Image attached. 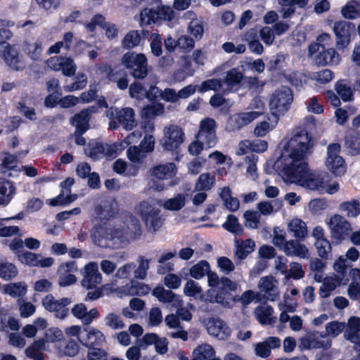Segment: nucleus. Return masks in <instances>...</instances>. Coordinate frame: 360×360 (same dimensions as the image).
Returning <instances> with one entry per match:
<instances>
[{"label":"nucleus","mask_w":360,"mask_h":360,"mask_svg":"<svg viewBox=\"0 0 360 360\" xmlns=\"http://www.w3.org/2000/svg\"><path fill=\"white\" fill-rule=\"evenodd\" d=\"M314 143L309 133L297 128L292 131V137L284 148L280 165L281 172L287 180L311 191L323 193L325 180L328 176L325 172H312L307 162L312 153Z\"/></svg>","instance_id":"f257e3e1"},{"label":"nucleus","mask_w":360,"mask_h":360,"mask_svg":"<svg viewBox=\"0 0 360 360\" xmlns=\"http://www.w3.org/2000/svg\"><path fill=\"white\" fill-rule=\"evenodd\" d=\"M90 236L92 242L102 248H117L122 246L115 226L96 225L92 229Z\"/></svg>","instance_id":"f03ea898"},{"label":"nucleus","mask_w":360,"mask_h":360,"mask_svg":"<svg viewBox=\"0 0 360 360\" xmlns=\"http://www.w3.org/2000/svg\"><path fill=\"white\" fill-rule=\"evenodd\" d=\"M121 63L135 79H143L149 72L148 60L143 53L129 51L123 55Z\"/></svg>","instance_id":"7ed1b4c3"},{"label":"nucleus","mask_w":360,"mask_h":360,"mask_svg":"<svg viewBox=\"0 0 360 360\" xmlns=\"http://www.w3.org/2000/svg\"><path fill=\"white\" fill-rule=\"evenodd\" d=\"M105 115L110 120L109 127L111 129H116L120 124H122L124 129L130 131L137 124L134 111L131 108L118 110L111 107L106 110Z\"/></svg>","instance_id":"20e7f679"},{"label":"nucleus","mask_w":360,"mask_h":360,"mask_svg":"<svg viewBox=\"0 0 360 360\" xmlns=\"http://www.w3.org/2000/svg\"><path fill=\"white\" fill-rule=\"evenodd\" d=\"M124 148L125 146L122 143L108 144L91 142L84 151L86 155L93 160H98L103 157L108 160H111L115 158Z\"/></svg>","instance_id":"39448f33"},{"label":"nucleus","mask_w":360,"mask_h":360,"mask_svg":"<svg viewBox=\"0 0 360 360\" xmlns=\"http://www.w3.org/2000/svg\"><path fill=\"white\" fill-rule=\"evenodd\" d=\"M115 226L119 231L122 245H126L131 240L137 239L141 235L140 222L136 217L131 214L126 215L122 224Z\"/></svg>","instance_id":"423d86ee"},{"label":"nucleus","mask_w":360,"mask_h":360,"mask_svg":"<svg viewBox=\"0 0 360 360\" xmlns=\"http://www.w3.org/2000/svg\"><path fill=\"white\" fill-rule=\"evenodd\" d=\"M292 101L291 89L287 86H282L273 94L269 101V107L274 115L283 114L289 110Z\"/></svg>","instance_id":"0eeeda50"},{"label":"nucleus","mask_w":360,"mask_h":360,"mask_svg":"<svg viewBox=\"0 0 360 360\" xmlns=\"http://www.w3.org/2000/svg\"><path fill=\"white\" fill-rule=\"evenodd\" d=\"M340 146L338 143H330L327 147L326 167L335 176H342L346 172L344 159L340 155Z\"/></svg>","instance_id":"6e6552de"},{"label":"nucleus","mask_w":360,"mask_h":360,"mask_svg":"<svg viewBox=\"0 0 360 360\" xmlns=\"http://www.w3.org/2000/svg\"><path fill=\"white\" fill-rule=\"evenodd\" d=\"M173 18L174 11L170 7L146 8L140 13V24L148 25L159 20L170 21Z\"/></svg>","instance_id":"1a4fd4ad"},{"label":"nucleus","mask_w":360,"mask_h":360,"mask_svg":"<svg viewBox=\"0 0 360 360\" xmlns=\"http://www.w3.org/2000/svg\"><path fill=\"white\" fill-rule=\"evenodd\" d=\"M41 302L45 309L54 313L56 318L64 319L69 314L67 306L72 303V300L68 297L56 300L52 295L49 294L43 298Z\"/></svg>","instance_id":"9d476101"},{"label":"nucleus","mask_w":360,"mask_h":360,"mask_svg":"<svg viewBox=\"0 0 360 360\" xmlns=\"http://www.w3.org/2000/svg\"><path fill=\"white\" fill-rule=\"evenodd\" d=\"M331 346V342L321 333L309 332L299 339V347L301 349H327Z\"/></svg>","instance_id":"9b49d317"},{"label":"nucleus","mask_w":360,"mask_h":360,"mask_svg":"<svg viewBox=\"0 0 360 360\" xmlns=\"http://www.w3.org/2000/svg\"><path fill=\"white\" fill-rule=\"evenodd\" d=\"M197 139L207 148L217 144L216 123L213 119L206 118L201 121Z\"/></svg>","instance_id":"f8f14e48"},{"label":"nucleus","mask_w":360,"mask_h":360,"mask_svg":"<svg viewBox=\"0 0 360 360\" xmlns=\"http://www.w3.org/2000/svg\"><path fill=\"white\" fill-rule=\"evenodd\" d=\"M0 56L12 70L17 71L25 68V64L20 56L19 49L15 45L3 44L0 46Z\"/></svg>","instance_id":"ddd939ff"},{"label":"nucleus","mask_w":360,"mask_h":360,"mask_svg":"<svg viewBox=\"0 0 360 360\" xmlns=\"http://www.w3.org/2000/svg\"><path fill=\"white\" fill-rule=\"evenodd\" d=\"M81 274L83 276L81 285L86 289L94 288L102 282V275L99 272L98 264L95 262L86 264L81 270Z\"/></svg>","instance_id":"4468645a"},{"label":"nucleus","mask_w":360,"mask_h":360,"mask_svg":"<svg viewBox=\"0 0 360 360\" xmlns=\"http://www.w3.org/2000/svg\"><path fill=\"white\" fill-rule=\"evenodd\" d=\"M354 29V25L345 20H339L334 23L333 30L336 37V46L343 49L350 42L351 32Z\"/></svg>","instance_id":"2eb2a0df"},{"label":"nucleus","mask_w":360,"mask_h":360,"mask_svg":"<svg viewBox=\"0 0 360 360\" xmlns=\"http://www.w3.org/2000/svg\"><path fill=\"white\" fill-rule=\"evenodd\" d=\"M328 224L331 238L338 241L342 240L352 229L350 224L340 214L331 217Z\"/></svg>","instance_id":"dca6fc26"},{"label":"nucleus","mask_w":360,"mask_h":360,"mask_svg":"<svg viewBox=\"0 0 360 360\" xmlns=\"http://www.w3.org/2000/svg\"><path fill=\"white\" fill-rule=\"evenodd\" d=\"M162 146L167 150L177 148L184 141V133L176 125H169L164 129Z\"/></svg>","instance_id":"f3484780"},{"label":"nucleus","mask_w":360,"mask_h":360,"mask_svg":"<svg viewBox=\"0 0 360 360\" xmlns=\"http://www.w3.org/2000/svg\"><path fill=\"white\" fill-rule=\"evenodd\" d=\"M259 293L269 301H274L279 296L278 282L272 276H263L258 283Z\"/></svg>","instance_id":"a211bd4d"},{"label":"nucleus","mask_w":360,"mask_h":360,"mask_svg":"<svg viewBox=\"0 0 360 360\" xmlns=\"http://www.w3.org/2000/svg\"><path fill=\"white\" fill-rule=\"evenodd\" d=\"M77 271V266L75 262L68 261L62 263L57 271L58 285L60 287H65L75 283L77 278L74 274Z\"/></svg>","instance_id":"6ab92c4d"},{"label":"nucleus","mask_w":360,"mask_h":360,"mask_svg":"<svg viewBox=\"0 0 360 360\" xmlns=\"http://www.w3.org/2000/svg\"><path fill=\"white\" fill-rule=\"evenodd\" d=\"M74 179L68 177L60 183L61 192L58 196L49 200L51 206L65 205L74 202L77 198L76 194H70L71 186L74 184Z\"/></svg>","instance_id":"aec40b11"},{"label":"nucleus","mask_w":360,"mask_h":360,"mask_svg":"<svg viewBox=\"0 0 360 360\" xmlns=\"http://www.w3.org/2000/svg\"><path fill=\"white\" fill-rule=\"evenodd\" d=\"M86 334L81 335L78 340L84 346L91 349H99L98 347L103 345L105 341L104 335L98 329L94 328H85Z\"/></svg>","instance_id":"412c9836"},{"label":"nucleus","mask_w":360,"mask_h":360,"mask_svg":"<svg viewBox=\"0 0 360 360\" xmlns=\"http://www.w3.org/2000/svg\"><path fill=\"white\" fill-rule=\"evenodd\" d=\"M258 114L250 111L234 114L229 119L226 129L229 131L239 130L257 119Z\"/></svg>","instance_id":"4be33fe9"},{"label":"nucleus","mask_w":360,"mask_h":360,"mask_svg":"<svg viewBox=\"0 0 360 360\" xmlns=\"http://www.w3.org/2000/svg\"><path fill=\"white\" fill-rule=\"evenodd\" d=\"M97 112L98 108L96 106H89L72 117L71 122L79 131L86 132L89 127V122L91 116Z\"/></svg>","instance_id":"5701e85b"},{"label":"nucleus","mask_w":360,"mask_h":360,"mask_svg":"<svg viewBox=\"0 0 360 360\" xmlns=\"http://www.w3.org/2000/svg\"><path fill=\"white\" fill-rule=\"evenodd\" d=\"M210 335L219 340H226L231 334V330L226 323L221 319H212L209 321L207 327Z\"/></svg>","instance_id":"b1692460"},{"label":"nucleus","mask_w":360,"mask_h":360,"mask_svg":"<svg viewBox=\"0 0 360 360\" xmlns=\"http://www.w3.org/2000/svg\"><path fill=\"white\" fill-rule=\"evenodd\" d=\"M71 312L75 317L80 319L84 325L91 324L94 319L98 316V311L96 309L92 308L88 311L84 303L75 304L72 308Z\"/></svg>","instance_id":"393cba45"},{"label":"nucleus","mask_w":360,"mask_h":360,"mask_svg":"<svg viewBox=\"0 0 360 360\" xmlns=\"http://www.w3.org/2000/svg\"><path fill=\"white\" fill-rule=\"evenodd\" d=\"M283 251L289 257H298L302 259H308L309 252L304 244L300 243L297 240H290L285 242L283 247Z\"/></svg>","instance_id":"a878e982"},{"label":"nucleus","mask_w":360,"mask_h":360,"mask_svg":"<svg viewBox=\"0 0 360 360\" xmlns=\"http://www.w3.org/2000/svg\"><path fill=\"white\" fill-rule=\"evenodd\" d=\"M152 294L161 302L170 303L175 307L183 305V300L179 295H176L170 290L165 289L162 286H157L155 288Z\"/></svg>","instance_id":"bb28decb"},{"label":"nucleus","mask_w":360,"mask_h":360,"mask_svg":"<svg viewBox=\"0 0 360 360\" xmlns=\"http://www.w3.org/2000/svg\"><path fill=\"white\" fill-rule=\"evenodd\" d=\"M117 211V204L113 200H103L94 208L97 219L108 220L113 217Z\"/></svg>","instance_id":"cd10ccee"},{"label":"nucleus","mask_w":360,"mask_h":360,"mask_svg":"<svg viewBox=\"0 0 360 360\" xmlns=\"http://www.w3.org/2000/svg\"><path fill=\"white\" fill-rule=\"evenodd\" d=\"M255 247V242L251 239L245 241L236 240L234 250V261L236 265H240L242 260L245 259L248 255L254 251Z\"/></svg>","instance_id":"c85d7f7f"},{"label":"nucleus","mask_w":360,"mask_h":360,"mask_svg":"<svg viewBox=\"0 0 360 360\" xmlns=\"http://www.w3.org/2000/svg\"><path fill=\"white\" fill-rule=\"evenodd\" d=\"M344 337L352 343L360 345V318L352 316L348 319Z\"/></svg>","instance_id":"c756f323"},{"label":"nucleus","mask_w":360,"mask_h":360,"mask_svg":"<svg viewBox=\"0 0 360 360\" xmlns=\"http://www.w3.org/2000/svg\"><path fill=\"white\" fill-rule=\"evenodd\" d=\"M150 174L158 179H167L174 177L177 173V168L174 163L158 165L152 167Z\"/></svg>","instance_id":"7c9ffc66"},{"label":"nucleus","mask_w":360,"mask_h":360,"mask_svg":"<svg viewBox=\"0 0 360 360\" xmlns=\"http://www.w3.org/2000/svg\"><path fill=\"white\" fill-rule=\"evenodd\" d=\"M314 60L318 65H337L340 60V56L334 49L326 50L324 48V51L314 57Z\"/></svg>","instance_id":"2f4dec72"},{"label":"nucleus","mask_w":360,"mask_h":360,"mask_svg":"<svg viewBox=\"0 0 360 360\" xmlns=\"http://www.w3.org/2000/svg\"><path fill=\"white\" fill-rule=\"evenodd\" d=\"M243 66L231 68L226 72V75L222 80L229 89L239 86L243 79Z\"/></svg>","instance_id":"473e14b6"},{"label":"nucleus","mask_w":360,"mask_h":360,"mask_svg":"<svg viewBox=\"0 0 360 360\" xmlns=\"http://www.w3.org/2000/svg\"><path fill=\"white\" fill-rule=\"evenodd\" d=\"M15 191V187L10 181L0 179V205H8L13 198Z\"/></svg>","instance_id":"72a5a7b5"},{"label":"nucleus","mask_w":360,"mask_h":360,"mask_svg":"<svg viewBox=\"0 0 360 360\" xmlns=\"http://www.w3.org/2000/svg\"><path fill=\"white\" fill-rule=\"evenodd\" d=\"M273 308L269 305L257 307L255 310V316L262 325H270L275 322L276 319L272 316Z\"/></svg>","instance_id":"f704fd0d"},{"label":"nucleus","mask_w":360,"mask_h":360,"mask_svg":"<svg viewBox=\"0 0 360 360\" xmlns=\"http://www.w3.org/2000/svg\"><path fill=\"white\" fill-rule=\"evenodd\" d=\"M137 214L140 215L141 219H145L147 217L153 216L152 214L158 212L160 209L156 206L154 200H147L140 202L135 207Z\"/></svg>","instance_id":"c9c22d12"},{"label":"nucleus","mask_w":360,"mask_h":360,"mask_svg":"<svg viewBox=\"0 0 360 360\" xmlns=\"http://www.w3.org/2000/svg\"><path fill=\"white\" fill-rule=\"evenodd\" d=\"M137 214L140 215L141 219H145L147 217L153 216L152 214L158 212L160 209L156 206L154 200H147L140 202L135 207Z\"/></svg>","instance_id":"e433bc0d"},{"label":"nucleus","mask_w":360,"mask_h":360,"mask_svg":"<svg viewBox=\"0 0 360 360\" xmlns=\"http://www.w3.org/2000/svg\"><path fill=\"white\" fill-rule=\"evenodd\" d=\"M215 185V176L209 172L201 174L197 179L194 190L196 191H208Z\"/></svg>","instance_id":"4c0bfd02"},{"label":"nucleus","mask_w":360,"mask_h":360,"mask_svg":"<svg viewBox=\"0 0 360 360\" xmlns=\"http://www.w3.org/2000/svg\"><path fill=\"white\" fill-rule=\"evenodd\" d=\"M219 196L224 202V205L231 212L237 211L240 206L238 198L231 196V191L229 187L220 188Z\"/></svg>","instance_id":"58836bf2"},{"label":"nucleus","mask_w":360,"mask_h":360,"mask_svg":"<svg viewBox=\"0 0 360 360\" xmlns=\"http://www.w3.org/2000/svg\"><path fill=\"white\" fill-rule=\"evenodd\" d=\"M215 352L213 347L207 344L201 345L193 351L192 360H221L214 357Z\"/></svg>","instance_id":"ea45409f"},{"label":"nucleus","mask_w":360,"mask_h":360,"mask_svg":"<svg viewBox=\"0 0 360 360\" xmlns=\"http://www.w3.org/2000/svg\"><path fill=\"white\" fill-rule=\"evenodd\" d=\"M283 206L282 200H274L271 201H262L257 204V208L259 213L263 215H269L279 210Z\"/></svg>","instance_id":"a19ab883"},{"label":"nucleus","mask_w":360,"mask_h":360,"mask_svg":"<svg viewBox=\"0 0 360 360\" xmlns=\"http://www.w3.org/2000/svg\"><path fill=\"white\" fill-rule=\"evenodd\" d=\"M288 229L296 238H304L307 234V225L300 219H293L288 224Z\"/></svg>","instance_id":"79ce46f5"},{"label":"nucleus","mask_w":360,"mask_h":360,"mask_svg":"<svg viewBox=\"0 0 360 360\" xmlns=\"http://www.w3.org/2000/svg\"><path fill=\"white\" fill-rule=\"evenodd\" d=\"M222 227L236 236L243 235L244 231L242 225L238 222V218L233 214L228 215L226 221L222 224Z\"/></svg>","instance_id":"37998d69"},{"label":"nucleus","mask_w":360,"mask_h":360,"mask_svg":"<svg viewBox=\"0 0 360 360\" xmlns=\"http://www.w3.org/2000/svg\"><path fill=\"white\" fill-rule=\"evenodd\" d=\"M309 269L314 274V278L316 282H321L326 269V262L319 258H312L309 262Z\"/></svg>","instance_id":"c03bdc74"},{"label":"nucleus","mask_w":360,"mask_h":360,"mask_svg":"<svg viewBox=\"0 0 360 360\" xmlns=\"http://www.w3.org/2000/svg\"><path fill=\"white\" fill-rule=\"evenodd\" d=\"M341 13L345 18L356 19L360 17V4L355 1L348 2L341 10Z\"/></svg>","instance_id":"a18cd8bd"},{"label":"nucleus","mask_w":360,"mask_h":360,"mask_svg":"<svg viewBox=\"0 0 360 360\" xmlns=\"http://www.w3.org/2000/svg\"><path fill=\"white\" fill-rule=\"evenodd\" d=\"M42 51V44L40 41L26 42L25 51L32 60H41Z\"/></svg>","instance_id":"49530a36"},{"label":"nucleus","mask_w":360,"mask_h":360,"mask_svg":"<svg viewBox=\"0 0 360 360\" xmlns=\"http://www.w3.org/2000/svg\"><path fill=\"white\" fill-rule=\"evenodd\" d=\"M340 210L349 217H356L360 213V202L356 200L343 202L339 205Z\"/></svg>","instance_id":"de8ad7c7"},{"label":"nucleus","mask_w":360,"mask_h":360,"mask_svg":"<svg viewBox=\"0 0 360 360\" xmlns=\"http://www.w3.org/2000/svg\"><path fill=\"white\" fill-rule=\"evenodd\" d=\"M321 282L322 285L319 288V295L322 298H326L338 286V281L333 277H326L323 278Z\"/></svg>","instance_id":"09e8293b"},{"label":"nucleus","mask_w":360,"mask_h":360,"mask_svg":"<svg viewBox=\"0 0 360 360\" xmlns=\"http://www.w3.org/2000/svg\"><path fill=\"white\" fill-rule=\"evenodd\" d=\"M17 267L8 262L0 263V277L4 280L8 281L15 278L18 274Z\"/></svg>","instance_id":"8fccbe9b"},{"label":"nucleus","mask_w":360,"mask_h":360,"mask_svg":"<svg viewBox=\"0 0 360 360\" xmlns=\"http://www.w3.org/2000/svg\"><path fill=\"white\" fill-rule=\"evenodd\" d=\"M5 293L15 297L24 295L27 292V286L24 283H14L4 285Z\"/></svg>","instance_id":"3c124183"},{"label":"nucleus","mask_w":360,"mask_h":360,"mask_svg":"<svg viewBox=\"0 0 360 360\" xmlns=\"http://www.w3.org/2000/svg\"><path fill=\"white\" fill-rule=\"evenodd\" d=\"M152 214H153V216L147 217L142 220L149 231L155 232L162 226L163 219L160 215V210L156 213L153 212Z\"/></svg>","instance_id":"603ef678"},{"label":"nucleus","mask_w":360,"mask_h":360,"mask_svg":"<svg viewBox=\"0 0 360 360\" xmlns=\"http://www.w3.org/2000/svg\"><path fill=\"white\" fill-rule=\"evenodd\" d=\"M185 195L180 193L177 194L172 198L167 200L164 202L163 206L167 210L172 211H178L185 205Z\"/></svg>","instance_id":"864d4df0"},{"label":"nucleus","mask_w":360,"mask_h":360,"mask_svg":"<svg viewBox=\"0 0 360 360\" xmlns=\"http://www.w3.org/2000/svg\"><path fill=\"white\" fill-rule=\"evenodd\" d=\"M175 255L176 252H170L160 256V257L158 259V263L160 265L157 269V271L159 274H165L167 271L172 270L174 266L173 264L167 262L173 258Z\"/></svg>","instance_id":"5fc2aeb1"},{"label":"nucleus","mask_w":360,"mask_h":360,"mask_svg":"<svg viewBox=\"0 0 360 360\" xmlns=\"http://www.w3.org/2000/svg\"><path fill=\"white\" fill-rule=\"evenodd\" d=\"M222 84V80L219 79H209L198 86V91L199 93H204L208 91H217L221 88Z\"/></svg>","instance_id":"6e6d98bb"},{"label":"nucleus","mask_w":360,"mask_h":360,"mask_svg":"<svg viewBox=\"0 0 360 360\" xmlns=\"http://www.w3.org/2000/svg\"><path fill=\"white\" fill-rule=\"evenodd\" d=\"M141 40V36L139 31L133 30L128 32L124 39L122 44L124 48L131 49L138 46Z\"/></svg>","instance_id":"4d7b16f0"},{"label":"nucleus","mask_w":360,"mask_h":360,"mask_svg":"<svg viewBox=\"0 0 360 360\" xmlns=\"http://www.w3.org/2000/svg\"><path fill=\"white\" fill-rule=\"evenodd\" d=\"M314 245L320 257L325 259L331 258V245L327 240L315 241Z\"/></svg>","instance_id":"13d9d810"},{"label":"nucleus","mask_w":360,"mask_h":360,"mask_svg":"<svg viewBox=\"0 0 360 360\" xmlns=\"http://www.w3.org/2000/svg\"><path fill=\"white\" fill-rule=\"evenodd\" d=\"M209 269V263L207 261L202 260L191 268L190 275L195 279H200L207 274Z\"/></svg>","instance_id":"bf43d9fd"},{"label":"nucleus","mask_w":360,"mask_h":360,"mask_svg":"<svg viewBox=\"0 0 360 360\" xmlns=\"http://www.w3.org/2000/svg\"><path fill=\"white\" fill-rule=\"evenodd\" d=\"M345 147L351 155L360 152V137L357 135H348L345 137Z\"/></svg>","instance_id":"052dcab7"},{"label":"nucleus","mask_w":360,"mask_h":360,"mask_svg":"<svg viewBox=\"0 0 360 360\" xmlns=\"http://www.w3.org/2000/svg\"><path fill=\"white\" fill-rule=\"evenodd\" d=\"M139 266L134 269V278L137 279L143 280L147 276V272L149 269V259H145L143 257L138 258Z\"/></svg>","instance_id":"680f3d73"},{"label":"nucleus","mask_w":360,"mask_h":360,"mask_svg":"<svg viewBox=\"0 0 360 360\" xmlns=\"http://www.w3.org/2000/svg\"><path fill=\"white\" fill-rule=\"evenodd\" d=\"M245 226L249 229H257L259 224L260 214L257 211L247 210L243 214Z\"/></svg>","instance_id":"e2e57ef3"},{"label":"nucleus","mask_w":360,"mask_h":360,"mask_svg":"<svg viewBox=\"0 0 360 360\" xmlns=\"http://www.w3.org/2000/svg\"><path fill=\"white\" fill-rule=\"evenodd\" d=\"M128 158L134 163L141 162L146 158V152L139 146H130L127 149Z\"/></svg>","instance_id":"0e129e2a"},{"label":"nucleus","mask_w":360,"mask_h":360,"mask_svg":"<svg viewBox=\"0 0 360 360\" xmlns=\"http://www.w3.org/2000/svg\"><path fill=\"white\" fill-rule=\"evenodd\" d=\"M184 292L186 295L199 298L202 297V288L198 283L193 280L187 281L184 288Z\"/></svg>","instance_id":"69168bd1"},{"label":"nucleus","mask_w":360,"mask_h":360,"mask_svg":"<svg viewBox=\"0 0 360 360\" xmlns=\"http://www.w3.org/2000/svg\"><path fill=\"white\" fill-rule=\"evenodd\" d=\"M150 290V288L148 285L131 281L128 293L131 295L143 296L147 295Z\"/></svg>","instance_id":"338daca9"},{"label":"nucleus","mask_w":360,"mask_h":360,"mask_svg":"<svg viewBox=\"0 0 360 360\" xmlns=\"http://www.w3.org/2000/svg\"><path fill=\"white\" fill-rule=\"evenodd\" d=\"M245 162L248 164L247 176L252 180H255L257 177V156L254 154L245 156Z\"/></svg>","instance_id":"774afa93"}]
</instances>
